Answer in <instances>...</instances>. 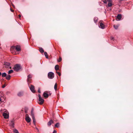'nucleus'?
Returning a JSON list of instances; mask_svg holds the SVG:
<instances>
[{"mask_svg":"<svg viewBox=\"0 0 133 133\" xmlns=\"http://www.w3.org/2000/svg\"><path fill=\"white\" fill-rule=\"evenodd\" d=\"M5 87V84H4V85H3L2 86V88H4Z\"/></svg>","mask_w":133,"mask_h":133,"instance_id":"nucleus-35","label":"nucleus"},{"mask_svg":"<svg viewBox=\"0 0 133 133\" xmlns=\"http://www.w3.org/2000/svg\"><path fill=\"white\" fill-rule=\"evenodd\" d=\"M56 72L58 75L59 76H60L61 75V74L58 71H56Z\"/></svg>","mask_w":133,"mask_h":133,"instance_id":"nucleus-33","label":"nucleus"},{"mask_svg":"<svg viewBox=\"0 0 133 133\" xmlns=\"http://www.w3.org/2000/svg\"><path fill=\"white\" fill-rule=\"evenodd\" d=\"M44 55L45 56L46 58H48V55L47 54V53L46 52H44Z\"/></svg>","mask_w":133,"mask_h":133,"instance_id":"nucleus-21","label":"nucleus"},{"mask_svg":"<svg viewBox=\"0 0 133 133\" xmlns=\"http://www.w3.org/2000/svg\"><path fill=\"white\" fill-rule=\"evenodd\" d=\"M62 60V58L61 57H59V59L58 61V62H60Z\"/></svg>","mask_w":133,"mask_h":133,"instance_id":"nucleus-32","label":"nucleus"},{"mask_svg":"<svg viewBox=\"0 0 133 133\" xmlns=\"http://www.w3.org/2000/svg\"><path fill=\"white\" fill-rule=\"evenodd\" d=\"M122 18V15L121 14H118L116 18V20L117 21L120 20Z\"/></svg>","mask_w":133,"mask_h":133,"instance_id":"nucleus-10","label":"nucleus"},{"mask_svg":"<svg viewBox=\"0 0 133 133\" xmlns=\"http://www.w3.org/2000/svg\"><path fill=\"white\" fill-rule=\"evenodd\" d=\"M59 123H56L55 125V127L56 128H58L59 127Z\"/></svg>","mask_w":133,"mask_h":133,"instance_id":"nucleus-22","label":"nucleus"},{"mask_svg":"<svg viewBox=\"0 0 133 133\" xmlns=\"http://www.w3.org/2000/svg\"><path fill=\"white\" fill-rule=\"evenodd\" d=\"M56 131L55 130H54L53 133H56Z\"/></svg>","mask_w":133,"mask_h":133,"instance_id":"nucleus-37","label":"nucleus"},{"mask_svg":"<svg viewBox=\"0 0 133 133\" xmlns=\"http://www.w3.org/2000/svg\"><path fill=\"white\" fill-rule=\"evenodd\" d=\"M32 77V75H29L28 76L27 81L28 84L31 83L30 80Z\"/></svg>","mask_w":133,"mask_h":133,"instance_id":"nucleus-6","label":"nucleus"},{"mask_svg":"<svg viewBox=\"0 0 133 133\" xmlns=\"http://www.w3.org/2000/svg\"><path fill=\"white\" fill-rule=\"evenodd\" d=\"M23 95V92L22 91L19 92L17 94V95L19 97H21Z\"/></svg>","mask_w":133,"mask_h":133,"instance_id":"nucleus-11","label":"nucleus"},{"mask_svg":"<svg viewBox=\"0 0 133 133\" xmlns=\"http://www.w3.org/2000/svg\"><path fill=\"white\" fill-rule=\"evenodd\" d=\"M21 16L20 15H19L18 17L19 18H20L21 17Z\"/></svg>","mask_w":133,"mask_h":133,"instance_id":"nucleus-41","label":"nucleus"},{"mask_svg":"<svg viewBox=\"0 0 133 133\" xmlns=\"http://www.w3.org/2000/svg\"><path fill=\"white\" fill-rule=\"evenodd\" d=\"M25 113H27V110H25Z\"/></svg>","mask_w":133,"mask_h":133,"instance_id":"nucleus-42","label":"nucleus"},{"mask_svg":"<svg viewBox=\"0 0 133 133\" xmlns=\"http://www.w3.org/2000/svg\"><path fill=\"white\" fill-rule=\"evenodd\" d=\"M1 72H0V76H1Z\"/></svg>","mask_w":133,"mask_h":133,"instance_id":"nucleus-44","label":"nucleus"},{"mask_svg":"<svg viewBox=\"0 0 133 133\" xmlns=\"http://www.w3.org/2000/svg\"><path fill=\"white\" fill-rule=\"evenodd\" d=\"M2 76L3 77H6V74L5 72L3 73L2 74Z\"/></svg>","mask_w":133,"mask_h":133,"instance_id":"nucleus-23","label":"nucleus"},{"mask_svg":"<svg viewBox=\"0 0 133 133\" xmlns=\"http://www.w3.org/2000/svg\"><path fill=\"white\" fill-rule=\"evenodd\" d=\"M30 88L31 91L33 93L35 92V91L34 90V87L32 85H31Z\"/></svg>","mask_w":133,"mask_h":133,"instance_id":"nucleus-8","label":"nucleus"},{"mask_svg":"<svg viewBox=\"0 0 133 133\" xmlns=\"http://www.w3.org/2000/svg\"><path fill=\"white\" fill-rule=\"evenodd\" d=\"M38 96L39 97V101L40 102L39 103L40 105H42L44 103V100L41 97L40 94H38Z\"/></svg>","mask_w":133,"mask_h":133,"instance_id":"nucleus-1","label":"nucleus"},{"mask_svg":"<svg viewBox=\"0 0 133 133\" xmlns=\"http://www.w3.org/2000/svg\"><path fill=\"white\" fill-rule=\"evenodd\" d=\"M32 119L33 120V122L34 124H35L36 123V119L35 117L32 118Z\"/></svg>","mask_w":133,"mask_h":133,"instance_id":"nucleus-29","label":"nucleus"},{"mask_svg":"<svg viewBox=\"0 0 133 133\" xmlns=\"http://www.w3.org/2000/svg\"><path fill=\"white\" fill-rule=\"evenodd\" d=\"M48 77L50 79H52L54 77V74L52 72H50L48 73Z\"/></svg>","mask_w":133,"mask_h":133,"instance_id":"nucleus-3","label":"nucleus"},{"mask_svg":"<svg viewBox=\"0 0 133 133\" xmlns=\"http://www.w3.org/2000/svg\"><path fill=\"white\" fill-rule=\"evenodd\" d=\"M8 111H7L5 109H4V110H0V112H1L2 113L3 112H3H7Z\"/></svg>","mask_w":133,"mask_h":133,"instance_id":"nucleus-18","label":"nucleus"},{"mask_svg":"<svg viewBox=\"0 0 133 133\" xmlns=\"http://www.w3.org/2000/svg\"><path fill=\"white\" fill-rule=\"evenodd\" d=\"M107 1L108 2H112V0H108Z\"/></svg>","mask_w":133,"mask_h":133,"instance_id":"nucleus-36","label":"nucleus"},{"mask_svg":"<svg viewBox=\"0 0 133 133\" xmlns=\"http://www.w3.org/2000/svg\"><path fill=\"white\" fill-rule=\"evenodd\" d=\"M43 96L44 97L46 98L48 97L49 96L48 94L46 93L45 92H44L43 94Z\"/></svg>","mask_w":133,"mask_h":133,"instance_id":"nucleus-14","label":"nucleus"},{"mask_svg":"<svg viewBox=\"0 0 133 133\" xmlns=\"http://www.w3.org/2000/svg\"><path fill=\"white\" fill-rule=\"evenodd\" d=\"M53 123V121L52 120H50L48 123V125L50 126Z\"/></svg>","mask_w":133,"mask_h":133,"instance_id":"nucleus-13","label":"nucleus"},{"mask_svg":"<svg viewBox=\"0 0 133 133\" xmlns=\"http://www.w3.org/2000/svg\"><path fill=\"white\" fill-rule=\"evenodd\" d=\"M98 20V18L97 17H95L94 18V21L95 23H96Z\"/></svg>","mask_w":133,"mask_h":133,"instance_id":"nucleus-26","label":"nucleus"},{"mask_svg":"<svg viewBox=\"0 0 133 133\" xmlns=\"http://www.w3.org/2000/svg\"><path fill=\"white\" fill-rule=\"evenodd\" d=\"M10 10L12 12H13L14 11L11 8H10Z\"/></svg>","mask_w":133,"mask_h":133,"instance_id":"nucleus-39","label":"nucleus"},{"mask_svg":"<svg viewBox=\"0 0 133 133\" xmlns=\"http://www.w3.org/2000/svg\"><path fill=\"white\" fill-rule=\"evenodd\" d=\"M110 39H111L112 40H114V38L113 37H111Z\"/></svg>","mask_w":133,"mask_h":133,"instance_id":"nucleus-38","label":"nucleus"},{"mask_svg":"<svg viewBox=\"0 0 133 133\" xmlns=\"http://www.w3.org/2000/svg\"><path fill=\"white\" fill-rule=\"evenodd\" d=\"M4 65L6 68H8L10 65V63L8 62H5L4 63Z\"/></svg>","mask_w":133,"mask_h":133,"instance_id":"nucleus-12","label":"nucleus"},{"mask_svg":"<svg viewBox=\"0 0 133 133\" xmlns=\"http://www.w3.org/2000/svg\"><path fill=\"white\" fill-rule=\"evenodd\" d=\"M10 125L12 128L14 127V122L12 121L10 123Z\"/></svg>","mask_w":133,"mask_h":133,"instance_id":"nucleus-17","label":"nucleus"},{"mask_svg":"<svg viewBox=\"0 0 133 133\" xmlns=\"http://www.w3.org/2000/svg\"><path fill=\"white\" fill-rule=\"evenodd\" d=\"M57 84L56 83L54 85V89L55 90H57Z\"/></svg>","mask_w":133,"mask_h":133,"instance_id":"nucleus-25","label":"nucleus"},{"mask_svg":"<svg viewBox=\"0 0 133 133\" xmlns=\"http://www.w3.org/2000/svg\"><path fill=\"white\" fill-rule=\"evenodd\" d=\"M11 48L13 49L15 48L16 51H19L21 50L20 46L18 45L16 46H12L11 47Z\"/></svg>","mask_w":133,"mask_h":133,"instance_id":"nucleus-4","label":"nucleus"},{"mask_svg":"<svg viewBox=\"0 0 133 133\" xmlns=\"http://www.w3.org/2000/svg\"><path fill=\"white\" fill-rule=\"evenodd\" d=\"M25 119L26 121L28 123L30 122L31 120V118L29 117L28 114L26 115Z\"/></svg>","mask_w":133,"mask_h":133,"instance_id":"nucleus-5","label":"nucleus"},{"mask_svg":"<svg viewBox=\"0 0 133 133\" xmlns=\"http://www.w3.org/2000/svg\"><path fill=\"white\" fill-rule=\"evenodd\" d=\"M3 115L4 118L6 119L8 118L9 117V115L7 113H3Z\"/></svg>","mask_w":133,"mask_h":133,"instance_id":"nucleus-9","label":"nucleus"},{"mask_svg":"<svg viewBox=\"0 0 133 133\" xmlns=\"http://www.w3.org/2000/svg\"><path fill=\"white\" fill-rule=\"evenodd\" d=\"M114 28L116 29H117L118 28V26L117 25H114Z\"/></svg>","mask_w":133,"mask_h":133,"instance_id":"nucleus-30","label":"nucleus"},{"mask_svg":"<svg viewBox=\"0 0 133 133\" xmlns=\"http://www.w3.org/2000/svg\"><path fill=\"white\" fill-rule=\"evenodd\" d=\"M38 92L39 93H41V92L40 91V88H38Z\"/></svg>","mask_w":133,"mask_h":133,"instance_id":"nucleus-34","label":"nucleus"},{"mask_svg":"<svg viewBox=\"0 0 133 133\" xmlns=\"http://www.w3.org/2000/svg\"><path fill=\"white\" fill-rule=\"evenodd\" d=\"M13 72V71L12 70H9L8 71V74H10Z\"/></svg>","mask_w":133,"mask_h":133,"instance_id":"nucleus-27","label":"nucleus"},{"mask_svg":"<svg viewBox=\"0 0 133 133\" xmlns=\"http://www.w3.org/2000/svg\"><path fill=\"white\" fill-rule=\"evenodd\" d=\"M33 112V109H32L31 110V115L32 118L35 117L34 115V114Z\"/></svg>","mask_w":133,"mask_h":133,"instance_id":"nucleus-15","label":"nucleus"},{"mask_svg":"<svg viewBox=\"0 0 133 133\" xmlns=\"http://www.w3.org/2000/svg\"><path fill=\"white\" fill-rule=\"evenodd\" d=\"M55 69L57 71L59 69V66L58 65H56L55 66Z\"/></svg>","mask_w":133,"mask_h":133,"instance_id":"nucleus-19","label":"nucleus"},{"mask_svg":"<svg viewBox=\"0 0 133 133\" xmlns=\"http://www.w3.org/2000/svg\"><path fill=\"white\" fill-rule=\"evenodd\" d=\"M21 69V67L19 64H17L15 65L14 68V69L15 70L17 71Z\"/></svg>","mask_w":133,"mask_h":133,"instance_id":"nucleus-2","label":"nucleus"},{"mask_svg":"<svg viewBox=\"0 0 133 133\" xmlns=\"http://www.w3.org/2000/svg\"><path fill=\"white\" fill-rule=\"evenodd\" d=\"M12 6H13V7L14 8H15V6H14V5L13 4H12Z\"/></svg>","mask_w":133,"mask_h":133,"instance_id":"nucleus-40","label":"nucleus"},{"mask_svg":"<svg viewBox=\"0 0 133 133\" xmlns=\"http://www.w3.org/2000/svg\"><path fill=\"white\" fill-rule=\"evenodd\" d=\"M36 129H37V130H38V131L39 130H38V129L37 128H36Z\"/></svg>","mask_w":133,"mask_h":133,"instance_id":"nucleus-43","label":"nucleus"},{"mask_svg":"<svg viewBox=\"0 0 133 133\" xmlns=\"http://www.w3.org/2000/svg\"><path fill=\"white\" fill-rule=\"evenodd\" d=\"M10 68H11V67H10Z\"/></svg>","mask_w":133,"mask_h":133,"instance_id":"nucleus-46","label":"nucleus"},{"mask_svg":"<svg viewBox=\"0 0 133 133\" xmlns=\"http://www.w3.org/2000/svg\"><path fill=\"white\" fill-rule=\"evenodd\" d=\"M112 5L111 2H108V6L109 7L111 6Z\"/></svg>","mask_w":133,"mask_h":133,"instance_id":"nucleus-28","label":"nucleus"},{"mask_svg":"<svg viewBox=\"0 0 133 133\" xmlns=\"http://www.w3.org/2000/svg\"><path fill=\"white\" fill-rule=\"evenodd\" d=\"M3 101H2L1 98L0 97V104L2 103L3 104Z\"/></svg>","mask_w":133,"mask_h":133,"instance_id":"nucleus-31","label":"nucleus"},{"mask_svg":"<svg viewBox=\"0 0 133 133\" xmlns=\"http://www.w3.org/2000/svg\"><path fill=\"white\" fill-rule=\"evenodd\" d=\"M39 51L41 53H43L44 52V50L42 48H39Z\"/></svg>","mask_w":133,"mask_h":133,"instance_id":"nucleus-20","label":"nucleus"},{"mask_svg":"<svg viewBox=\"0 0 133 133\" xmlns=\"http://www.w3.org/2000/svg\"><path fill=\"white\" fill-rule=\"evenodd\" d=\"M13 131L14 133H19L18 130L16 129H14Z\"/></svg>","mask_w":133,"mask_h":133,"instance_id":"nucleus-24","label":"nucleus"},{"mask_svg":"<svg viewBox=\"0 0 133 133\" xmlns=\"http://www.w3.org/2000/svg\"><path fill=\"white\" fill-rule=\"evenodd\" d=\"M99 27L102 29H104L105 28V25L102 22H99Z\"/></svg>","mask_w":133,"mask_h":133,"instance_id":"nucleus-7","label":"nucleus"},{"mask_svg":"<svg viewBox=\"0 0 133 133\" xmlns=\"http://www.w3.org/2000/svg\"><path fill=\"white\" fill-rule=\"evenodd\" d=\"M104 3H106V2L105 3V2H104Z\"/></svg>","mask_w":133,"mask_h":133,"instance_id":"nucleus-45","label":"nucleus"},{"mask_svg":"<svg viewBox=\"0 0 133 133\" xmlns=\"http://www.w3.org/2000/svg\"><path fill=\"white\" fill-rule=\"evenodd\" d=\"M10 77L11 76L9 75H6V79L8 80H9L10 78Z\"/></svg>","mask_w":133,"mask_h":133,"instance_id":"nucleus-16","label":"nucleus"}]
</instances>
